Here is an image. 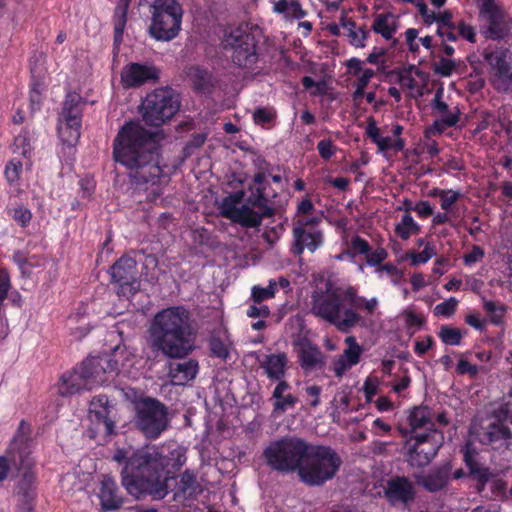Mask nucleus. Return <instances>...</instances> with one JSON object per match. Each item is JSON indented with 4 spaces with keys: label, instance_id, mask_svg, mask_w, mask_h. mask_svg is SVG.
I'll use <instances>...</instances> for the list:
<instances>
[{
    "label": "nucleus",
    "instance_id": "nucleus-62",
    "mask_svg": "<svg viewBox=\"0 0 512 512\" xmlns=\"http://www.w3.org/2000/svg\"><path fill=\"white\" fill-rule=\"evenodd\" d=\"M455 28V25H439L437 33L444 39H447L449 41H455L457 39V34L454 32Z\"/></svg>",
    "mask_w": 512,
    "mask_h": 512
},
{
    "label": "nucleus",
    "instance_id": "nucleus-27",
    "mask_svg": "<svg viewBox=\"0 0 512 512\" xmlns=\"http://www.w3.org/2000/svg\"><path fill=\"white\" fill-rule=\"evenodd\" d=\"M484 58L489 63L494 73H502L512 70V52L507 48L484 50Z\"/></svg>",
    "mask_w": 512,
    "mask_h": 512
},
{
    "label": "nucleus",
    "instance_id": "nucleus-21",
    "mask_svg": "<svg viewBox=\"0 0 512 512\" xmlns=\"http://www.w3.org/2000/svg\"><path fill=\"white\" fill-rule=\"evenodd\" d=\"M482 14H485L488 17L489 26L487 29V37L498 40L505 38L512 29V21L509 19H505L503 17L502 12L499 8H494L491 11H485Z\"/></svg>",
    "mask_w": 512,
    "mask_h": 512
},
{
    "label": "nucleus",
    "instance_id": "nucleus-40",
    "mask_svg": "<svg viewBox=\"0 0 512 512\" xmlns=\"http://www.w3.org/2000/svg\"><path fill=\"white\" fill-rule=\"evenodd\" d=\"M432 67L436 74L442 77H449L453 72L458 71L459 63L452 59L441 57L438 62L433 63Z\"/></svg>",
    "mask_w": 512,
    "mask_h": 512
},
{
    "label": "nucleus",
    "instance_id": "nucleus-22",
    "mask_svg": "<svg viewBox=\"0 0 512 512\" xmlns=\"http://www.w3.org/2000/svg\"><path fill=\"white\" fill-rule=\"evenodd\" d=\"M199 365L194 359L179 363H169L168 376L171 381L177 385H183L186 382L194 379L198 373Z\"/></svg>",
    "mask_w": 512,
    "mask_h": 512
},
{
    "label": "nucleus",
    "instance_id": "nucleus-13",
    "mask_svg": "<svg viewBox=\"0 0 512 512\" xmlns=\"http://www.w3.org/2000/svg\"><path fill=\"white\" fill-rule=\"evenodd\" d=\"M223 47L232 51V61L240 67L251 68L258 61L254 36L239 29L225 36Z\"/></svg>",
    "mask_w": 512,
    "mask_h": 512
},
{
    "label": "nucleus",
    "instance_id": "nucleus-9",
    "mask_svg": "<svg viewBox=\"0 0 512 512\" xmlns=\"http://www.w3.org/2000/svg\"><path fill=\"white\" fill-rule=\"evenodd\" d=\"M135 428L148 440H156L170 426L167 406L156 398L143 397L134 404Z\"/></svg>",
    "mask_w": 512,
    "mask_h": 512
},
{
    "label": "nucleus",
    "instance_id": "nucleus-32",
    "mask_svg": "<svg viewBox=\"0 0 512 512\" xmlns=\"http://www.w3.org/2000/svg\"><path fill=\"white\" fill-rule=\"evenodd\" d=\"M372 29L386 40H390L397 30V21L391 13H380L376 15Z\"/></svg>",
    "mask_w": 512,
    "mask_h": 512
},
{
    "label": "nucleus",
    "instance_id": "nucleus-18",
    "mask_svg": "<svg viewBox=\"0 0 512 512\" xmlns=\"http://www.w3.org/2000/svg\"><path fill=\"white\" fill-rule=\"evenodd\" d=\"M300 366L306 371L320 369L325 365V357L320 349L308 339L296 342Z\"/></svg>",
    "mask_w": 512,
    "mask_h": 512
},
{
    "label": "nucleus",
    "instance_id": "nucleus-14",
    "mask_svg": "<svg viewBox=\"0 0 512 512\" xmlns=\"http://www.w3.org/2000/svg\"><path fill=\"white\" fill-rule=\"evenodd\" d=\"M112 281L119 286L118 294L129 296L139 289L137 262L132 257L122 256L110 268Z\"/></svg>",
    "mask_w": 512,
    "mask_h": 512
},
{
    "label": "nucleus",
    "instance_id": "nucleus-20",
    "mask_svg": "<svg viewBox=\"0 0 512 512\" xmlns=\"http://www.w3.org/2000/svg\"><path fill=\"white\" fill-rule=\"evenodd\" d=\"M347 348L344 349L343 354L334 362L333 370L338 377L343 374L352 366L356 365L363 352L362 347L357 343L354 336H348L345 339Z\"/></svg>",
    "mask_w": 512,
    "mask_h": 512
},
{
    "label": "nucleus",
    "instance_id": "nucleus-19",
    "mask_svg": "<svg viewBox=\"0 0 512 512\" xmlns=\"http://www.w3.org/2000/svg\"><path fill=\"white\" fill-rule=\"evenodd\" d=\"M451 470L452 464L450 462H446L427 474L417 476L416 482L428 492H438L447 486Z\"/></svg>",
    "mask_w": 512,
    "mask_h": 512
},
{
    "label": "nucleus",
    "instance_id": "nucleus-45",
    "mask_svg": "<svg viewBox=\"0 0 512 512\" xmlns=\"http://www.w3.org/2000/svg\"><path fill=\"white\" fill-rule=\"evenodd\" d=\"M496 415L499 419L509 421L512 424V387L504 403L497 410Z\"/></svg>",
    "mask_w": 512,
    "mask_h": 512
},
{
    "label": "nucleus",
    "instance_id": "nucleus-56",
    "mask_svg": "<svg viewBox=\"0 0 512 512\" xmlns=\"http://www.w3.org/2000/svg\"><path fill=\"white\" fill-rule=\"evenodd\" d=\"M22 168V164L19 161H10V163L6 166L5 175L10 182H13L18 179L19 172Z\"/></svg>",
    "mask_w": 512,
    "mask_h": 512
},
{
    "label": "nucleus",
    "instance_id": "nucleus-46",
    "mask_svg": "<svg viewBox=\"0 0 512 512\" xmlns=\"http://www.w3.org/2000/svg\"><path fill=\"white\" fill-rule=\"evenodd\" d=\"M209 348L211 354L215 357L226 359L228 357V349L222 340L219 338H212L209 341Z\"/></svg>",
    "mask_w": 512,
    "mask_h": 512
},
{
    "label": "nucleus",
    "instance_id": "nucleus-49",
    "mask_svg": "<svg viewBox=\"0 0 512 512\" xmlns=\"http://www.w3.org/2000/svg\"><path fill=\"white\" fill-rule=\"evenodd\" d=\"M368 35L369 31L365 27H360L355 32L349 33L348 37L353 46L363 48L365 46L364 41L367 39Z\"/></svg>",
    "mask_w": 512,
    "mask_h": 512
},
{
    "label": "nucleus",
    "instance_id": "nucleus-51",
    "mask_svg": "<svg viewBox=\"0 0 512 512\" xmlns=\"http://www.w3.org/2000/svg\"><path fill=\"white\" fill-rule=\"evenodd\" d=\"M351 249L355 254H365L367 256L370 252V246L366 240L356 236L351 240Z\"/></svg>",
    "mask_w": 512,
    "mask_h": 512
},
{
    "label": "nucleus",
    "instance_id": "nucleus-64",
    "mask_svg": "<svg viewBox=\"0 0 512 512\" xmlns=\"http://www.w3.org/2000/svg\"><path fill=\"white\" fill-rule=\"evenodd\" d=\"M457 372L459 374L475 376L478 373V368L477 366L470 364L468 361L461 359L457 364Z\"/></svg>",
    "mask_w": 512,
    "mask_h": 512
},
{
    "label": "nucleus",
    "instance_id": "nucleus-41",
    "mask_svg": "<svg viewBox=\"0 0 512 512\" xmlns=\"http://www.w3.org/2000/svg\"><path fill=\"white\" fill-rule=\"evenodd\" d=\"M494 88L499 92L512 91V71L494 73L492 80Z\"/></svg>",
    "mask_w": 512,
    "mask_h": 512
},
{
    "label": "nucleus",
    "instance_id": "nucleus-30",
    "mask_svg": "<svg viewBox=\"0 0 512 512\" xmlns=\"http://www.w3.org/2000/svg\"><path fill=\"white\" fill-rule=\"evenodd\" d=\"M80 126V118H62L58 127V133L62 142L68 146H75L80 138Z\"/></svg>",
    "mask_w": 512,
    "mask_h": 512
},
{
    "label": "nucleus",
    "instance_id": "nucleus-28",
    "mask_svg": "<svg viewBox=\"0 0 512 512\" xmlns=\"http://www.w3.org/2000/svg\"><path fill=\"white\" fill-rule=\"evenodd\" d=\"M288 359L285 353L270 354L265 357L260 366L271 380H281L286 371Z\"/></svg>",
    "mask_w": 512,
    "mask_h": 512
},
{
    "label": "nucleus",
    "instance_id": "nucleus-54",
    "mask_svg": "<svg viewBox=\"0 0 512 512\" xmlns=\"http://www.w3.org/2000/svg\"><path fill=\"white\" fill-rule=\"evenodd\" d=\"M459 194L454 191H441L440 199H441V208L444 210H448L458 199Z\"/></svg>",
    "mask_w": 512,
    "mask_h": 512
},
{
    "label": "nucleus",
    "instance_id": "nucleus-44",
    "mask_svg": "<svg viewBox=\"0 0 512 512\" xmlns=\"http://www.w3.org/2000/svg\"><path fill=\"white\" fill-rule=\"evenodd\" d=\"M458 305V300L455 298H450L438 305L434 308V313L437 316H452L455 313L456 307Z\"/></svg>",
    "mask_w": 512,
    "mask_h": 512
},
{
    "label": "nucleus",
    "instance_id": "nucleus-59",
    "mask_svg": "<svg viewBox=\"0 0 512 512\" xmlns=\"http://www.w3.org/2000/svg\"><path fill=\"white\" fill-rule=\"evenodd\" d=\"M403 315L405 317V320H406V324L407 326H417V327H420L423 325L424 323V318L418 314H416L415 312H413L412 310H405L403 312Z\"/></svg>",
    "mask_w": 512,
    "mask_h": 512
},
{
    "label": "nucleus",
    "instance_id": "nucleus-12",
    "mask_svg": "<svg viewBox=\"0 0 512 512\" xmlns=\"http://www.w3.org/2000/svg\"><path fill=\"white\" fill-rule=\"evenodd\" d=\"M115 409L106 395L94 397L89 406L88 436L96 439L98 435L108 437L115 434Z\"/></svg>",
    "mask_w": 512,
    "mask_h": 512
},
{
    "label": "nucleus",
    "instance_id": "nucleus-53",
    "mask_svg": "<svg viewBox=\"0 0 512 512\" xmlns=\"http://www.w3.org/2000/svg\"><path fill=\"white\" fill-rule=\"evenodd\" d=\"M317 149L320 156L325 160L330 159L335 152V147L330 140H321L317 145Z\"/></svg>",
    "mask_w": 512,
    "mask_h": 512
},
{
    "label": "nucleus",
    "instance_id": "nucleus-34",
    "mask_svg": "<svg viewBox=\"0 0 512 512\" xmlns=\"http://www.w3.org/2000/svg\"><path fill=\"white\" fill-rule=\"evenodd\" d=\"M131 0H119V3L115 9L114 15V32L115 42L120 43L122 41V35L127 22V11Z\"/></svg>",
    "mask_w": 512,
    "mask_h": 512
},
{
    "label": "nucleus",
    "instance_id": "nucleus-50",
    "mask_svg": "<svg viewBox=\"0 0 512 512\" xmlns=\"http://www.w3.org/2000/svg\"><path fill=\"white\" fill-rule=\"evenodd\" d=\"M253 118L256 124L264 125L274 119V113L266 108H257L253 114Z\"/></svg>",
    "mask_w": 512,
    "mask_h": 512
},
{
    "label": "nucleus",
    "instance_id": "nucleus-2",
    "mask_svg": "<svg viewBox=\"0 0 512 512\" xmlns=\"http://www.w3.org/2000/svg\"><path fill=\"white\" fill-rule=\"evenodd\" d=\"M186 462L185 449L178 447L171 451V458L164 456L158 447L145 446L134 451L121 471L122 485L127 492L139 498L147 494L155 500L163 499L169 493V466L179 470Z\"/></svg>",
    "mask_w": 512,
    "mask_h": 512
},
{
    "label": "nucleus",
    "instance_id": "nucleus-24",
    "mask_svg": "<svg viewBox=\"0 0 512 512\" xmlns=\"http://www.w3.org/2000/svg\"><path fill=\"white\" fill-rule=\"evenodd\" d=\"M474 451L470 445H467L464 452V461L469 468L470 475L478 481L477 490L483 491L486 483L490 481L494 474L486 467H483L474 459Z\"/></svg>",
    "mask_w": 512,
    "mask_h": 512
},
{
    "label": "nucleus",
    "instance_id": "nucleus-17",
    "mask_svg": "<svg viewBox=\"0 0 512 512\" xmlns=\"http://www.w3.org/2000/svg\"><path fill=\"white\" fill-rule=\"evenodd\" d=\"M159 77V70L150 65L131 63L124 67L121 73V79L127 87H138L152 80L156 81Z\"/></svg>",
    "mask_w": 512,
    "mask_h": 512
},
{
    "label": "nucleus",
    "instance_id": "nucleus-60",
    "mask_svg": "<svg viewBox=\"0 0 512 512\" xmlns=\"http://www.w3.org/2000/svg\"><path fill=\"white\" fill-rule=\"evenodd\" d=\"M305 15H306V13L302 9L299 1H297V0L290 1L287 17L300 19V18L305 17Z\"/></svg>",
    "mask_w": 512,
    "mask_h": 512
},
{
    "label": "nucleus",
    "instance_id": "nucleus-4",
    "mask_svg": "<svg viewBox=\"0 0 512 512\" xmlns=\"http://www.w3.org/2000/svg\"><path fill=\"white\" fill-rule=\"evenodd\" d=\"M148 346L169 359H183L194 350L195 332L190 312L181 306L159 311L147 330Z\"/></svg>",
    "mask_w": 512,
    "mask_h": 512
},
{
    "label": "nucleus",
    "instance_id": "nucleus-57",
    "mask_svg": "<svg viewBox=\"0 0 512 512\" xmlns=\"http://www.w3.org/2000/svg\"><path fill=\"white\" fill-rule=\"evenodd\" d=\"M387 257V252L383 248H379L373 252H368L366 261L369 265H378Z\"/></svg>",
    "mask_w": 512,
    "mask_h": 512
},
{
    "label": "nucleus",
    "instance_id": "nucleus-15",
    "mask_svg": "<svg viewBox=\"0 0 512 512\" xmlns=\"http://www.w3.org/2000/svg\"><path fill=\"white\" fill-rule=\"evenodd\" d=\"M292 234L291 252L296 256H300L305 249L311 253L315 252L323 241L321 231L307 228L302 221H297L294 224Z\"/></svg>",
    "mask_w": 512,
    "mask_h": 512
},
{
    "label": "nucleus",
    "instance_id": "nucleus-35",
    "mask_svg": "<svg viewBox=\"0 0 512 512\" xmlns=\"http://www.w3.org/2000/svg\"><path fill=\"white\" fill-rule=\"evenodd\" d=\"M25 468L26 471L22 474V477L18 484V494H27V493H35L34 489V482H35V476L34 473L30 470L31 468V462L27 458V456H24V465L21 466L20 469Z\"/></svg>",
    "mask_w": 512,
    "mask_h": 512
},
{
    "label": "nucleus",
    "instance_id": "nucleus-25",
    "mask_svg": "<svg viewBox=\"0 0 512 512\" xmlns=\"http://www.w3.org/2000/svg\"><path fill=\"white\" fill-rule=\"evenodd\" d=\"M510 438H512V432L501 422H493L479 433L481 443L497 447L502 446Z\"/></svg>",
    "mask_w": 512,
    "mask_h": 512
},
{
    "label": "nucleus",
    "instance_id": "nucleus-47",
    "mask_svg": "<svg viewBox=\"0 0 512 512\" xmlns=\"http://www.w3.org/2000/svg\"><path fill=\"white\" fill-rule=\"evenodd\" d=\"M436 254L435 248L426 244L424 250L420 253H411L410 258L413 265H418L427 262L432 256Z\"/></svg>",
    "mask_w": 512,
    "mask_h": 512
},
{
    "label": "nucleus",
    "instance_id": "nucleus-5",
    "mask_svg": "<svg viewBox=\"0 0 512 512\" xmlns=\"http://www.w3.org/2000/svg\"><path fill=\"white\" fill-rule=\"evenodd\" d=\"M270 173L259 170L253 177V184L248 190L251 195L243 202L245 192L237 191L225 197L220 206V214L245 228H257L264 218L275 214L273 199L277 192L270 188Z\"/></svg>",
    "mask_w": 512,
    "mask_h": 512
},
{
    "label": "nucleus",
    "instance_id": "nucleus-23",
    "mask_svg": "<svg viewBox=\"0 0 512 512\" xmlns=\"http://www.w3.org/2000/svg\"><path fill=\"white\" fill-rule=\"evenodd\" d=\"M99 497L104 510H117L123 502L122 497L118 495L116 482L110 476L103 477Z\"/></svg>",
    "mask_w": 512,
    "mask_h": 512
},
{
    "label": "nucleus",
    "instance_id": "nucleus-8",
    "mask_svg": "<svg viewBox=\"0 0 512 512\" xmlns=\"http://www.w3.org/2000/svg\"><path fill=\"white\" fill-rule=\"evenodd\" d=\"M107 368H111L106 358H88L78 369L64 374L58 384V393L70 396L83 389H92L108 381Z\"/></svg>",
    "mask_w": 512,
    "mask_h": 512
},
{
    "label": "nucleus",
    "instance_id": "nucleus-61",
    "mask_svg": "<svg viewBox=\"0 0 512 512\" xmlns=\"http://www.w3.org/2000/svg\"><path fill=\"white\" fill-rule=\"evenodd\" d=\"M416 6L423 17L425 23L431 24L436 20V13L435 12H429L427 5L424 1H418L416 3Z\"/></svg>",
    "mask_w": 512,
    "mask_h": 512
},
{
    "label": "nucleus",
    "instance_id": "nucleus-63",
    "mask_svg": "<svg viewBox=\"0 0 512 512\" xmlns=\"http://www.w3.org/2000/svg\"><path fill=\"white\" fill-rule=\"evenodd\" d=\"M32 218V214L28 209L25 208H17L14 211V219L21 224V226H26L27 223L30 222Z\"/></svg>",
    "mask_w": 512,
    "mask_h": 512
},
{
    "label": "nucleus",
    "instance_id": "nucleus-39",
    "mask_svg": "<svg viewBox=\"0 0 512 512\" xmlns=\"http://www.w3.org/2000/svg\"><path fill=\"white\" fill-rule=\"evenodd\" d=\"M276 289L277 283L275 281H270L267 287L254 286L251 291V298L255 304H260L267 299L273 298Z\"/></svg>",
    "mask_w": 512,
    "mask_h": 512
},
{
    "label": "nucleus",
    "instance_id": "nucleus-3",
    "mask_svg": "<svg viewBox=\"0 0 512 512\" xmlns=\"http://www.w3.org/2000/svg\"><path fill=\"white\" fill-rule=\"evenodd\" d=\"M158 150L156 135L132 121L120 128L113 143L115 161L128 170L136 184H155L160 178Z\"/></svg>",
    "mask_w": 512,
    "mask_h": 512
},
{
    "label": "nucleus",
    "instance_id": "nucleus-37",
    "mask_svg": "<svg viewBox=\"0 0 512 512\" xmlns=\"http://www.w3.org/2000/svg\"><path fill=\"white\" fill-rule=\"evenodd\" d=\"M396 234L403 240H407L411 235L419 232V226L414 222L409 213H406L400 223L395 227Z\"/></svg>",
    "mask_w": 512,
    "mask_h": 512
},
{
    "label": "nucleus",
    "instance_id": "nucleus-38",
    "mask_svg": "<svg viewBox=\"0 0 512 512\" xmlns=\"http://www.w3.org/2000/svg\"><path fill=\"white\" fill-rule=\"evenodd\" d=\"M186 74L197 89L203 90L208 87L210 78L206 71L197 66H191L186 69Z\"/></svg>",
    "mask_w": 512,
    "mask_h": 512
},
{
    "label": "nucleus",
    "instance_id": "nucleus-48",
    "mask_svg": "<svg viewBox=\"0 0 512 512\" xmlns=\"http://www.w3.org/2000/svg\"><path fill=\"white\" fill-rule=\"evenodd\" d=\"M374 76V71L371 69H366L363 71L362 76L359 78L357 83V88L353 93V98L358 99L363 96L364 89L369 83L370 79Z\"/></svg>",
    "mask_w": 512,
    "mask_h": 512
},
{
    "label": "nucleus",
    "instance_id": "nucleus-58",
    "mask_svg": "<svg viewBox=\"0 0 512 512\" xmlns=\"http://www.w3.org/2000/svg\"><path fill=\"white\" fill-rule=\"evenodd\" d=\"M270 315V310L266 305H253L247 310V316L250 318L263 317L266 318Z\"/></svg>",
    "mask_w": 512,
    "mask_h": 512
},
{
    "label": "nucleus",
    "instance_id": "nucleus-43",
    "mask_svg": "<svg viewBox=\"0 0 512 512\" xmlns=\"http://www.w3.org/2000/svg\"><path fill=\"white\" fill-rule=\"evenodd\" d=\"M455 126V118H438L433 124L425 129L426 138L441 134L446 128Z\"/></svg>",
    "mask_w": 512,
    "mask_h": 512
},
{
    "label": "nucleus",
    "instance_id": "nucleus-31",
    "mask_svg": "<svg viewBox=\"0 0 512 512\" xmlns=\"http://www.w3.org/2000/svg\"><path fill=\"white\" fill-rule=\"evenodd\" d=\"M202 487L197 480L196 474L191 470H185L179 477L177 482V495H182L184 498L194 497L201 493Z\"/></svg>",
    "mask_w": 512,
    "mask_h": 512
},
{
    "label": "nucleus",
    "instance_id": "nucleus-10",
    "mask_svg": "<svg viewBox=\"0 0 512 512\" xmlns=\"http://www.w3.org/2000/svg\"><path fill=\"white\" fill-rule=\"evenodd\" d=\"M180 109V96L171 88H159L147 94L142 102V117L150 126H160Z\"/></svg>",
    "mask_w": 512,
    "mask_h": 512
},
{
    "label": "nucleus",
    "instance_id": "nucleus-6",
    "mask_svg": "<svg viewBox=\"0 0 512 512\" xmlns=\"http://www.w3.org/2000/svg\"><path fill=\"white\" fill-rule=\"evenodd\" d=\"M311 298V313L334 325L340 332H349L361 321L356 311L360 306L359 299L352 287H335L327 281L325 289L315 290Z\"/></svg>",
    "mask_w": 512,
    "mask_h": 512
},
{
    "label": "nucleus",
    "instance_id": "nucleus-1",
    "mask_svg": "<svg viewBox=\"0 0 512 512\" xmlns=\"http://www.w3.org/2000/svg\"><path fill=\"white\" fill-rule=\"evenodd\" d=\"M266 464L274 471L295 473L309 487H321L333 480L342 458L331 446L316 444L298 436L272 441L263 451Z\"/></svg>",
    "mask_w": 512,
    "mask_h": 512
},
{
    "label": "nucleus",
    "instance_id": "nucleus-16",
    "mask_svg": "<svg viewBox=\"0 0 512 512\" xmlns=\"http://www.w3.org/2000/svg\"><path fill=\"white\" fill-rule=\"evenodd\" d=\"M384 493L393 505L398 503L407 505L415 499L414 485L404 476H395L387 480Z\"/></svg>",
    "mask_w": 512,
    "mask_h": 512
},
{
    "label": "nucleus",
    "instance_id": "nucleus-7",
    "mask_svg": "<svg viewBox=\"0 0 512 512\" xmlns=\"http://www.w3.org/2000/svg\"><path fill=\"white\" fill-rule=\"evenodd\" d=\"M148 7L150 24L147 31L150 37L160 42L175 39L181 31L182 5L177 0H152Z\"/></svg>",
    "mask_w": 512,
    "mask_h": 512
},
{
    "label": "nucleus",
    "instance_id": "nucleus-36",
    "mask_svg": "<svg viewBox=\"0 0 512 512\" xmlns=\"http://www.w3.org/2000/svg\"><path fill=\"white\" fill-rule=\"evenodd\" d=\"M81 96L77 93H69L63 104L62 118L69 117L80 118L81 115Z\"/></svg>",
    "mask_w": 512,
    "mask_h": 512
},
{
    "label": "nucleus",
    "instance_id": "nucleus-55",
    "mask_svg": "<svg viewBox=\"0 0 512 512\" xmlns=\"http://www.w3.org/2000/svg\"><path fill=\"white\" fill-rule=\"evenodd\" d=\"M443 97V88H438L435 91L434 99L432 101V107L438 113H446L448 109V105L442 100Z\"/></svg>",
    "mask_w": 512,
    "mask_h": 512
},
{
    "label": "nucleus",
    "instance_id": "nucleus-11",
    "mask_svg": "<svg viewBox=\"0 0 512 512\" xmlns=\"http://www.w3.org/2000/svg\"><path fill=\"white\" fill-rule=\"evenodd\" d=\"M443 434L438 430L428 433H415L407 441L406 461L413 467H425L436 456L443 444Z\"/></svg>",
    "mask_w": 512,
    "mask_h": 512
},
{
    "label": "nucleus",
    "instance_id": "nucleus-42",
    "mask_svg": "<svg viewBox=\"0 0 512 512\" xmlns=\"http://www.w3.org/2000/svg\"><path fill=\"white\" fill-rule=\"evenodd\" d=\"M439 337L446 345H459L462 339V332L458 328L445 325L441 327Z\"/></svg>",
    "mask_w": 512,
    "mask_h": 512
},
{
    "label": "nucleus",
    "instance_id": "nucleus-26",
    "mask_svg": "<svg viewBox=\"0 0 512 512\" xmlns=\"http://www.w3.org/2000/svg\"><path fill=\"white\" fill-rule=\"evenodd\" d=\"M435 413L427 406H418L411 410L409 415V424L412 435L417 433L418 429H426L428 432L437 430L434 423Z\"/></svg>",
    "mask_w": 512,
    "mask_h": 512
},
{
    "label": "nucleus",
    "instance_id": "nucleus-52",
    "mask_svg": "<svg viewBox=\"0 0 512 512\" xmlns=\"http://www.w3.org/2000/svg\"><path fill=\"white\" fill-rule=\"evenodd\" d=\"M19 506L22 512H32L34 508L35 493L18 494Z\"/></svg>",
    "mask_w": 512,
    "mask_h": 512
},
{
    "label": "nucleus",
    "instance_id": "nucleus-29",
    "mask_svg": "<svg viewBox=\"0 0 512 512\" xmlns=\"http://www.w3.org/2000/svg\"><path fill=\"white\" fill-rule=\"evenodd\" d=\"M24 452L18 446V439L11 442L6 455L0 456V482L4 481L10 470V463L21 468L24 465Z\"/></svg>",
    "mask_w": 512,
    "mask_h": 512
},
{
    "label": "nucleus",
    "instance_id": "nucleus-33",
    "mask_svg": "<svg viewBox=\"0 0 512 512\" xmlns=\"http://www.w3.org/2000/svg\"><path fill=\"white\" fill-rule=\"evenodd\" d=\"M289 389V384L286 381H280L273 391L274 412H283L288 407H292L297 402V398L291 394L283 396V393Z\"/></svg>",
    "mask_w": 512,
    "mask_h": 512
}]
</instances>
